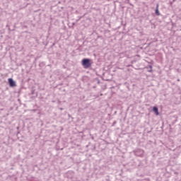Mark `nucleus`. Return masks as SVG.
Segmentation results:
<instances>
[{
    "label": "nucleus",
    "instance_id": "1",
    "mask_svg": "<svg viewBox=\"0 0 181 181\" xmlns=\"http://www.w3.org/2000/svg\"><path fill=\"white\" fill-rule=\"evenodd\" d=\"M82 66L84 67V69H89V67H91V59L85 58L82 59Z\"/></svg>",
    "mask_w": 181,
    "mask_h": 181
},
{
    "label": "nucleus",
    "instance_id": "2",
    "mask_svg": "<svg viewBox=\"0 0 181 181\" xmlns=\"http://www.w3.org/2000/svg\"><path fill=\"white\" fill-rule=\"evenodd\" d=\"M133 153H134L135 156H138L139 158H144L145 155V151L141 148H136L133 151Z\"/></svg>",
    "mask_w": 181,
    "mask_h": 181
},
{
    "label": "nucleus",
    "instance_id": "3",
    "mask_svg": "<svg viewBox=\"0 0 181 181\" xmlns=\"http://www.w3.org/2000/svg\"><path fill=\"white\" fill-rule=\"evenodd\" d=\"M8 83H9L10 87H16V83L11 78H8Z\"/></svg>",
    "mask_w": 181,
    "mask_h": 181
},
{
    "label": "nucleus",
    "instance_id": "4",
    "mask_svg": "<svg viewBox=\"0 0 181 181\" xmlns=\"http://www.w3.org/2000/svg\"><path fill=\"white\" fill-rule=\"evenodd\" d=\"M153 111L155 112L156 115H159V110L158 109V107L154 106L153 107Z\"/></svg>",
    "mask_w": 181,
    "mask_h": 181
},
{
    "label": "nucleus",
    "instance_id": "5",
    "mask_svg": "<svg viewBox=\"0 0 181 181\" xmlns=\"http://www.w3.org/2000/svg\"><path fill=\"white\" fill-rule=\"evenodd\" d=\"M146 69L148 73H152V65H148L146 67Z\"/></svg>",
    "mask_w": 181,
    "mask_h": 181
},
{
    "label": "nucleus",
    "instance_id": "6",
    "mask_svg": "<svg viewBox=\"0 0 181 181\" xmlns=\"http://www.w3.org/2000/svg\"><path fill=\"white\" fill-rule=\"evenodd\" d=\"M158 8H159V5H157V6H156V15H157V16H159V15H160V13H159V9Z\"/></svg>",
    "mask_w": 181,
    "mask_h": 181
},
{
    "label": "nucleus",
    "instance_id": "7",
    "mask_svg": "<svg viewBox=\"0 0 181 181\" xmlns=\"http://www.w3.org/2000/svg\"><path fill=\"white\" fill-rule=\"evenodd\" d=\"M126 2H127L128 4H129V0H126Z\"/></svg>",
    "mask_w": 181,
    "mask_h": 181
},
{
    "label": "nucleus",
    "instance_id": "8",
    "mask_svg": "<svg viewBox=\"0 0 181 181\" xmlns=\"http://www.w3.org/2000/svg\"><path fill=\"white\" fill-rule=\"evenodd\" d=\"M107 181H110V179H106Z\"/></svg>",
    "mask_w": 181,
    "mask_h": 181
}]
</instances>
